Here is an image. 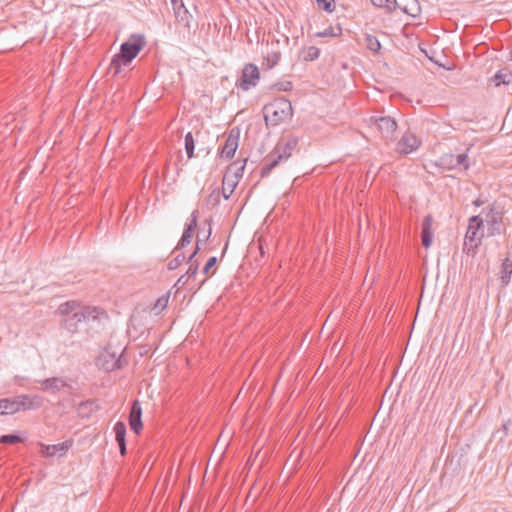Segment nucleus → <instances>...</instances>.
Listing matches in <instances>:
<instances>
[{
    "instance_id": "42",
    "label": "nucleus",
    "mask_w": 512,
    "mask_h": 512,
    "mask_svg": "<svg viewBox=\"0 0 512 512\" xmlns=\"http://www.w3.org/2000/svg\"><path fill=\"white\" fill-rule=\"evenodd\" d=\"M120 454L124 456L126 454V441L118 443Z\"/></svg>"
},
{
    "instance_id": "39",
    "label": "nucleus",
    "mask_w": 512,
    "mask_h": 512,
    "mask_svg": "<svg viewBox=\"0 0 512 512\" xmlns=\"http://www.w3.org/2000/svg\"><path fill=\"white\" fill-rule=\"evenodd\" d=\"M198 216H199V211L198 210H194L191 213V220H190L189 223L186 224L185 228L190 229L191 231L194 232L196 227H197Z\"/></svg>"
},
{
    "instance_id": "18",
    "label": "nucleus",
    "mask_w": 512,
    "mask_h": 512,
    "mask_svg": "<svg viewBox=\"0 0 512 512\" xmlns=\"http://www.w3.org/2000/svg\"><path fill=\"white\" fill-rule=\"evenodd\" d=\"M18 396L0 399V414H14L20 411Z\"/></svg>"
},
{
    "instance_id": "28",
    "label": "nucleus",
    "mask_w": 512,
    "mask_h": 512,
    "mask_svg": "<svg viewBox=\"0 0 512 512\" xmlns=\"http://www.w3.org/2000/svg\"><path fill=\"white\" fill-rule=\"evenodd\" d=\"M193 235H194L193 231H191L190 229L185 228L184 232L182 234V237L180 238V240H179V242H178V244H177L175 249L176 250L182 249L185 246H187L188 244H190L191 240L193 238Z\"/></svg>"
},
{
    "instance_id": "15",
    "label": "nucleus",
    "mask_w": 512,
    "mask_h": 512,
    "mask_svg": "<svg viewBox=\"0 0 512 512\" xmlns=\"http://www.w3.org/2000/svg\"><path fill=\"white\" fill-rule=\"evenodd\" d=\"M247 159L237 160L231 163L224 174L226 177H230L231 179L237 181L239 183L240 179L243 176Z\"/></svg>"
},
{
    "instance_id": "10",
    "label": "nucleus",
    "mask_w": 512,
    "mask_h": 512,
    "mask_svg": "<svg viewBox=\"0 0 512 512\" xmlns=\"http://www.w3.org/2000/svg\"><path fill=\"white\" fill-rule=\"evenodd\" d=\"M239 142V130H231L221 149V156L230 159L234 156Z\"/></svg>"
},
{
    "instance_id": "4",
    "label": "nucleus",
    "mask_w": 512,
    "mask_h": 512,
    "mask_svg": "<svg viewBox=\"0 0 512 512\" xmlns=\"http://www.w3.org/2000/svg\"><path fill=\"white\" fill-rule=\"evenodd\" d=\"M298 145V138L290 136L282 138L275 146L273 152L268 156L269 163L265 164L261 169V177L268 176L271 171L282 161H286Z\"/></svg>"
},
{
    "instance_id": "12",
    "label": "nucleus",
    "mask_w": 512,
    "mask_h": 512,
    "mask_svg": "<svg viewBox=\"0 0 512 512\" xmlns=\"http://www.w3.org/2000/svg\"><path fill=\"white\" fill-rule=\"evenodd\" d=\"M18 401L20 411L39 409L44 403L43 397L39 395H19Z\"/></svg>"
},
{
    "instance_id": "43",
    "label": "nucleus",
    "mask_w": 512,
    "mask_h": 512,
    "mask_svg": "<svg viewBox=\"0 0 512 512\" xmlns=\"http://www.w3.org/2000/svg\"><path fill=\"white\" fill-rule=\"evenodd\" d=\"M188 279L187 275L184 274L178 279L177 284L185 285Z\"/></svg>"
},
{
    "instance_id": "8",
    "label": "nucleus",
    "mask_w": 512,
    "mask_h": 512,
    "mask_svg": "<svg viewBox=\"0 0 512 512\" xmlns=\"http://www.w3.org/2000/svg\"><path fill=\"white\" fill-rule=\"evenodd\" d=\"M421 144V140L418 139L415 134L407 130L401 139L398 141L396 150L401 154H409L415 151Z\"/></svg>"
},
{
    "instance_id": "1",
    "label": "nucleus",
    "mask_w": 512,
    "mask_h": 512,
    "mask_svg": "<svg viewBox=\"0 0 512 512\" xmlns=\"http://www.w3.org/2000/svg\"><path fill=\"white\" fill-rule=\"evenodd\" d=\"M57 314L60 316L61 328L74 335L79 332L82 323L98 320L104 312L97 307L84 306L77 301H67L58 307Z\"/></svg>"
},
{
    "instance_id": "29",
    "label": "nucleus",
    "mask_w": 512,
    "mask_h": 512,
    "mask_svg": "<svg viewBox=\"0 0 512 512\" xmlns=\"http://www.w3.org/2000/svg\"><path fill=\"white\" fill-rule=\"evenodd\" d=\"M342 29L341 27H328L324 29L322 32H318L315 34L317 37H338L341 35Z\"/></svg>"
},
{
    "instance_id": "40",
    "label": "nucleus",
    "mask_w": 512,
    "mask_h": 512,
    "mask_svg": "<svg viewBox=\"0 0 512 512\" xmlns=\"http://www.w3.org/2000/svg\"><path fill=\"white\" fill-rule=\"evenodd\" d=\"M216 263H217V258L214 256L210 257L208 259V261L206 262V264L204 265L202 272L205 275H208L210 270L215 267Z\"/></svg>"
},
{
    "instance_id": "36",
    "label": "nucleus",
    "mask_w": 512,
    "mask_h": 512,
    "mask_svg": "<svg viewBox=\"0 0 512 512\" xmlns=\"http://www.w3.org/2000/svg\"><path fill=\"white\" fill-rule=\"evenodd\" d=\"M21 441H22L21 437L18 435H15V434L3 435L0 438V443H2V444H16Z\"/></svg>"
},
{
    "instance_id": "38",
    "label": "nucleus",
    "mask_w": 512,
    "mask_h": 512,
    "mask_svg": "<svg viewBox=\"0 0 512 512\" xmlns=\"http://www.w3.org/2000/svg\"><path fill=\"white\" fill-rule=\"evenodd\" d=\"M318 7L326 12L334 10V0H315Z\"/></svg>"
},
{
    "instance_id": "32",
    "label": "nucleus",
    "mask_w": 512,
    "mask_h": 512,
    "mask_svg": "<svg viewBox=\"0 0 512 512\" xmlns=\"http://www.w3.org/2000/svg\"><path fill=\"white\" fill-rule=\"evenodd\" d=\"M319 55H320L319 48H317L315 46H310L304 52L303 57H304V60H306V61H314L319 57Z\"/></svg>"
},
{
    "instance_id": "30",
    "label": "nucleus",
    "mask_w": 512,
    "mask_h": 512,
    "mask_svg": "<svg viewBox=\"0 0 512 512\" xmlns=\"http://www.w3.org/2000/svg\"><path fill=\"white\" fill-rule=\"evenodd\" d=\"M390 0H371V3L378 8H386L388 12H393L398 5L397 0H393V6L389 5Z\"/></svg>"
},
{
    "instance_id": "2",
    "label": "nucleus",
    "mask_w": 512,
    "mask_h": 512,
    "mask_svg": "<svg viewBox=\"0 0 512 512\" xmlns=\"http://www.w3.org/2000/svg\"><path fill=\"white\" fill-rule=\"evenodd\" d=\"M144 44V38L140 35L132 36L129 41L123 43L120 52L114 55L110 62L109 72L114 75L120 73L121 66L128 65L138 55Z\"/></svg>"
},
{
    "instance_id": "20",
    "label": "nucleus",
    "mask_w": 512,
    "mask_h": 512,
    "mask_svg": "<svg viewBox=\"0 0 512 512\" xmlns=\"http://www.w3.org/2000/svg\"><path fill=\"white\" fill-rule=\"evenodd\" d=\"M371 121L376 128H397V122L390 116L371 117Z\"/></svg>"
},
{
    "instance_id": "27",
    "label": "nucleus",
    "mask_w": 512,
    "mask_h": 512,
    "mask_svg": "<svg viewBox=\"0 0 512 512\" xmlns=\"http://www.w3.org/2000/svg\"><path fill=\"white\" fill-rule=\"evenodd\" d=\"M113 430L115 433V439H116L117 443L125 442L126 425L123 422L118 421L115 424Z\"/></svg>"
},
{
    "instance_id": "23",
    "label": "nucleus",
    "mask_w": 512,
    "mask_h": 512,
    "mask_svg": "<svg viewBox=\"0 0 512 512\" xmlns=\"http://www.w3.org/2000/svg\"><path fill=\"white\" fill-rule=\"evenodd\" d=\"M97 409V404L93 400L81 402L78 406L77 412L81 417H88L94 410Z\"/></svg>"
},
{
    "instance_id": "45",
    "label": "nucleus",
    "mask_w": 512,
    "mask_h": 512,
    "mask_svg": "<svg viewBox=\"0 0 512 512\" xmlns=\"http://www.w3.org/2000/svg\"><path fill=\"white\" fill-rule=\"evenodd\" d=\"M474 204H475L476 206H480V205H482V204H483V202H482V201H480V200H476V201L474 202Z\"/></svg>"
},
{
    "instance_id": "41",
    "label": "nucleus",
    "mask_w": 512,
    "mask_h": 512,
    "mask_svg": "<svg viewBox=\"0 0 512 512\" xmlns=\"http://www.w3.org/2000/svg\"><path fill=\"white\" fill-rule=\"evenodd\" d=\"M279 91H290L292 89V83L289 81L279 82L275 85Z\"/></svg>"
},
{
    "instance_id": "31",
    "label": "nucleus",
    "mask_w": 512,
    "mask_h": 512,
    "mask_svg": "<svg viewBox=\"0 0 512 512\" xmlns=\"http://www.w3.org/2000/svg\"><path fill=\"white\" fill-rule=\"evenodd\" d=\"M194 138L191 132L187 133L185 136V150L188 158H192L194 156Z\"/></svg>"
},
{
    "instance_id": "17",
    "label": "nucleus",
    "mask_w": 512,
    "mask_h": 512,
    "mask_svg": "<svg viewBox=\"0 0 512 512\" xmlns=\"http://www.w3.org/2000/svg\"><path fill=\"white\" fill-rule=\"evenodd\" d=\"M432 223L431 215H427L422 222L421 240L425 248H429L432 243Z\"/></svg>"
},
{
    "instance_id": "22",
    "label": "nucleus",
    "mask_w": 512,
    "mask_h": 512,
    "mask_svg": "<svg viewBox=\"0 0 512 512\" xmlns=\"http://www.w3.org/2000/svg\"><path fill=\"white\" fill-rule=\"evenodd\" d=\"M238 182L231 179L230 177H223L222 181V195L225 199H229L233 194L235 188L237 187Z\"/></svg>"
},
{
    "instance_id": "35",
    "label": "nucleus",
    "mask_w": 512,
    "mask_h": 512,
    "mask_svg": "<svg viewBox=\"0 0 512 512\" xmlns=\"http://www.w3.org/2000/svg\"><path fill=\"white\" fill-rule=\"evenodd\" d=\"M280 60V53L279 52H273L271 54H268V56L265 58L266 66L268 69H272L275 67Z\"/></svg>"
},
{
    "instance_id": "9",
    "label": "nucleus",
    "mask_w": 512,
    "mask_h": 512,
    "mask_svg": "<svg viewBox=\"0 0 512 512\" xmlns=\"http://www.w3.org/2000/svg\"><path fill=\"white\" fill-rule=\"evenodd\" d=\"M97 364L107 372L114 371L122 368V358L121 356L116 357L115 353L105 351L99 356Z\"/></svg>"
},
{
    "instance_id": "11",
    "label": "nucleus",
    "mask_w": 512,
    "mask_h": 512,
    "mask_svg": "<svg viewBox=\"0 0 512 512\" xmlns=\"http://www.w3.org/2000/svg\"><path fill=\"white\" fill-rule=\"evenodd\" d=\"M64 388H71V386L64 378L61 377H52L41 381L40 389L43 391H49L55 394Z\"/></svg>"
},
{
    "instance_id": "3",
    "label": "nucleus",
    "mask_w": 512,
    "mask_h": 512,
    "mask_svg": "<svg viewBox=\"0 0 512 512\" xmlns=\"http://www.w3.org/2000/svg\"><path fill=\"white\" fill-rule=\"evenodd\" d=\"M263 113L267 126H278L291 119L293 109L289 100L284 97H280L265 105Z\"/></svg>"
},
{
    "instance_id": "13",
    "label": "nucleus",
    "mask_w": 512,
    "mask_h": 512,
    "mask_svg": "<svg viewBox=\"0 0 512 512\" xmlns=\"http://www.w3.org/2000/svg\"><path fill=\"white\" fill-rule=\"evenodd\" d=\"M141 416H142V409H141L140 403H139V401L135 400L132 403L130 414H129V425H130L131 429L136 434H139L143 427Z\"/></svg>"
},
{
    "instance_id": "16",
    "label": "nucleus",
    "mask_w": 512,
    "mask_h": 512,
    "mask_svg": "<svg viewBox=\"0 0 512 512\" xmlns=\"http://www.w3.org/2000/svg\"><path fill=\"white\" fill-rule=\"evenodd\" d=\"M71 443L68 441L55 444V445H42L41 453L46 457H52L57 454L60 456L65 454L70 448Z\"/></svg>"
},
{
    "instance_id": "34",
    "label": "nucleus",
    "mask_w": 512,
    "mask_h": 512,
    "mask_svg": "<svg viewBox=\"0 0 512 512\" xmlns=\"http://www.w3.org/2000/svg\"><path fill=\"white\" fill-rule=\"evenodd\" d=\"M510 74L508 73H503L502 71H498L494 77H493V82L495 84V86H499L500 84H508L510 82Z\"/></svg>"
},
{
    "instance_id": "37",
    "label": "nucleus",
    "mask_w": 512,
    "mask_h": 512,
    "mask_svg": "<svg viewBox=\"0 0 512 512\" xmlns=\"http://www.w3.org/2000/svg\"><path fill=\"white\" fill-rule=\"evenodd\" d=\"M185 259H186V257L183 253L178 254L175 258H173L168 263V269L174 270V269L178 268L185 261Z\"/></svg>"
},
{
    "instance_id": "33",
    "label": "nucleus",
    "mask_w": 512,
    "mask_h": 512,
    "mask_svg": "<svg viewBox=\"0 0 512 512\" xmlns=\"http://www.w3.org/2000/svg\"><path fill=\"white\" fill-rule=\"evenodd\" d=\"M168 300H169L168 295L162 296L157 299V301L154 304V307L152 309L156 315L159 314L160 312H162L167 307Z\"/></svg>"
},
{
    "instance_id": "24",
    "label": "nucleus",
    "mask_w": 512,
    "mask_h": 512,
    "mask_svg": "<svg viewBox=\"0 0 512 512\" xmlns=\"http://www.w3.org/2000/svg\"><path fill=\"white\" fill-rule=\"evenodd\" d=\"M512 275V262L505 259L501 267V280L504 285H507Z\"/></svg>"
},
{
    "instance_id": "47",
    "label": "nucleus",
    "mask_w": 512,
    "mask_h": 512,
    "mask_svg": "<svg viewBox=\"0 0 512 512\" xmlns=\"http://www.w3.org/2000/svg\"><path fill=\"white\" fill-rule=\"evenodd\" d=\"M389 5L393 6V0L389 1Z\"/></svg>"
},
{
    "instance_id": "5",
    "label": "nucleus",
    "mask_w": 512,
    "mask_h": 512,
    "mask_svg": "<svg viewBox=\"0 0 512 512\" xmlns=\"http://www.w3.org/2000/svg\"><path fill=\"white\" fill-rule=\"evenodd\" d=\"M483 219L477 215L469 219V225L465 235L464 249L467 253L474 252L481 244L484 237Z\"/></svg>"
},
{
    "instance_id": "21",
    "label": "nucleus",
    "mask_w": 512,
    "mask_h": 512,
    "mask_svg": "<svg viewBox=\"0 0 512 512\" xmlns=\"http://www.w3.org/2000/svg\"><path fill=\"white\" fill-rule=\"evenodd\" d=\"M449 160L448 163L451 168H455L458 166H463L464 169H468V157L466 154H459L457 156L449 155L443 158V161Z\"/></svg>"
},
{
    "instance_id": "46",
    "label": "nucleus",
    "mask_w": 512,
    "mask_h": 512,
    "mask_svg": "<svg viewBox=\"0 0 512 512\" xmlns=\"http://www.w3.org/2000/svg\"><path fill=\"white\" fill-rule=\"evenodd\" d=\"M210 235H211V228L209 229V231H208V235H207V237L205 238V240H204V241H206V240L210 237Z\"/></svg>"
},
{
    "instance_id": "7",
    "label": "nucleus",
    "mask_w": 512,
    "mask_h": 512,
    "mask_svg": "<svg viewBox=\"0 0 512 512\" xmlns=\"http://www.w3.org/2000/svg\"><path fill=\"white\" fill-rule=\"evenodd\" d=\"M260 79V71L254 64H246L241 72L240 78L236 82V86L243 91H248L255 87Z\"/></svg>"
},
{
    "instance_id": "6",
    "label": "nucleus",
    "mask_w": 512,
    "mask_h": 512,
    "mask_svg": "<svg viewBox=\"0 0 512 512\" xmlns=\"http://www.w3.org/2000/svg\"><path fill=\"white\" fill-rule=\"evenodd\" d=\"M503 208L496 203L489 206L485 212V222L488 225V235H499L502 232Z\"/></svg>"
},
{
    "instance_id": "26",
    "label": "nucleus",
    "mask_w": 512,
    "mask_h": 512,
    "mask_svg": "<svg viewBox=\"0 0 512 512\" xmlns=\"http://www.w3.org/2000/svg\"><path fill=\"white\" fill-rule=\"evenodd\" d=\"M189 268L186 271L187 278L194 277L197 274L199 268V261L195 259V253H192L188 258Z\"/></svg>"
},
{
    "instance_id": "19",
    "label": "nucleus",
    "mask_w": 512,
    "mask_h": 512,
    "mask_svg": "<svg viewBox=\"0 0 512 512\" xmlns=\"http://www.w3.org/2000/svg\"><path fill=\"white\" fill-rule=\"evenodd\" d=\"M397 8L401 9L407 15L416 18L421 13V8L418 0H407L405 4L398 3Z\"/></svg>"
},
{
    "instance_id": "44",
    "label": "nucleus",
    "mask_w": 512,
    "mask_h": 512,
    "mask_svg": "<svg viewBox=\"0 0 512 512\" xmlns=\"http://www.w3.org/2000/svg\"><path fill=\"white\" fill-rule=\"evenodd\" d=\"M200 242H201V240H200V239H199V237H198V238H197V242H196V248H195V250H194V252H193V253H195V255H196V254L198 253V251L201 249V247H200Z\"/></svg>"
},
{
    "instance_id": "14",
    "label": "nucleus",
    "mask_w": 512,
    "mask_h": 512,
    "mask_svg": "<svg viewBox=\"0 0 512 512\" xmlns=\"http://www.w3.org/2000/svg\"><path fill=\"white\" fill-rule=\"evenodd\" d=\"M173 4V9L175 12L176 19L179 23H181L184 27L190 28V19L192 18L189 11L185 8L183 2L181 0H171Z\"/></svg>"
},
{
    "instance_id": "25",
    "label": "nucleus",
    "mask_w": 512,
    "mask_h": 512,
    "mask_svg": "<svg viewBox=\"0 0 512 512\" xmlns=\"http://www.w3.org/2000/svg\"><path fill=\"white\" fill-rule=\"evenodd\" d=\"M365 44L366 47L374 53L379 52V50L381 49L380 41L377 39L376 36L371 34L365 35Z\"/></svg>"
}]
</instances>
